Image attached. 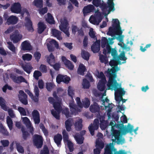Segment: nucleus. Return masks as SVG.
<instances>
[{
  "label": "nucleus",
  "mask_w": 154,
  "mask_h": 154,
  "mask_svg": "<svg viewBox=\"0 0 154 154\" xmlns=\"http://www.w3.org/2000/svg\"><path fill=\"white\" fill-rule=\"evenodd\" d=\"M113 43L114 42L112 38H109L107 39L105 37L102 38L101 45L103 48H104L103 53L106 54V53H110L113 57V59L111 60L109 63V65L112 68L110 69H108L105 73V74L109 76V78L110 76H111L112 78H114V75L115 74L117 75L116 72L119 70V69L117 66L118 64H121L125 63V61L122 62L120 61L121 60L119 58V56L117 57H116L117 55V51L114 49L111 48L109 45H112Z\"/></svg>",
  "instance_id": "obj_1"
},
{
  "label": "nucleus",
  "mask_w": 154,
  "mask_h": 154,
  "mask_svg": "<svg viewBox=\"0 0 154 154\" xmlns=\"http://www.w3.org/2000/svg\"><path fill=\"white\" fill-rule=\"evenodd\" d=\"M114 75V78H112L111 76L109 78L107 84L108 89L115 91V99L117 101L120 102L122 100V103H125L126 100L123 99L122 96L125 94V91L124 88L121 87L122 82H117L116 79L117 75L115 74Z\"/></svg>",
  "instance_id": "obj_2"
},
{
  "label": "nucleus",
  "mask_w": 154,
  "mask_h": 154,
  "mask_svg": "<svg viewBox=\"0 0 154 154\" xmlns=\"http://www.w3.org/2000/svg\"><path fill=\"white\" fill-rule=\"evenodd\" d=\"M112 26L109 27L107 35L113 37V40L116 38L120 42L123 41L124 35H122V31L121 30L119 22L117 19H113Z\"/></svg>",
  "instance_id": "obj_3"
},
{
  "label": "nucleus",
  "mask_w": 154,
  "mask_h": 154,
  "mask_svg": "<svg viewBox=\"0 0 154 154\" xmlns=\"http://www.w3.org/2000/svg\"><path fill=\"white\" fill-rule=\"evenodd\" d=\"M53 95L55 99L52 97H49L48 100L50 103L53 104L55 110V111L53 110L51 111L52 115L56 119H58L59 118V113L61 109V105L60 102L61 100L57 97L55 92L54 93Z\"/></svg>",
  "instance_id": "obj_4"
},
{
  "label": "nucleus",
  "mask_w": 154,
  "mask_h": 154,
  "mask_svg": "<svg viewBox=\"0 0 154 154\" xmlns=\"http://www.w3.org/2000/svg\"><path fill=\"white\" fill-rule=\"evenodd\" d=\"M109 125L111 126L112 134V140L113 142H116L118 144H122L125 143V139L120 135L119 131L115 129V122L114 121L111 122Z\"/></svg>",
  "instance_id": "obj_5"
},
{
  "label": "nucleus",
  "mask_w": 154,
  "mask_h": 154,
  "mask_svg": "<svg viewBox=\"0 0 154 154\" xmlns=\"http://www.w3.org/2000/svg\"><path fill=\"white\" fill-rule=\"evenodd\" d=\"M95 74L99 79H100L97 85V88L99 91H103L105 89V84L106 82L105 76L103 73L101 72L99 73L97 71Z\"/></svg>",
  "instance_id": "obj_6"
},
{
  "label": "nucleus",
  "mask_w": 154,
  "mask_h": 154,
  "mask_svg": "<svg viewBox=\"0 0 154 154\" xmlns=\"http://www.w3.org/2000/svg\"><path fill=\"white\" fill-rule=\"evenodd\" d=\"M127 154L124 150H120L117 151L116 149L114 147L113 143H110L106 146L104 154Z\"/></svg>",
  "instance_id": "obj_7"
},
{
  "label": "nucleus",
  "mask_w": 154,
  "mask_h": 154,
  "mask_svg": "<svg viewBox=\"0 0 154 154\" xmlns=\"http://www.w3.org/2000/svg\"><path fill=\"white\" fill-rule=\"evenodd\" d=\"M120 42L118 43V45L121 47V48L119 50V52L120 53L119 55V58L122 60L125 61L127 58L125 57V52L129 51L130 48L127 47L126 45L123 42Z\"/></svg>",
  "instance_id": "obj_8"
},
{
  "label": "nucleus",
  "mask_w": 154,
  "mask_h": 154,
  "mask_svg": "<svg viewBox=\"0 0 154 154\" xmlns=\"http://www.w3.org/2000/svg\"><path fill=\"white\" fill-rule=\"evenodd\" d=\"M60 21V24L59 26L60 29L68 37H69L70 35L69 32V27L66 19L63 17L61 18Z\"/></svg>",
  "instance_id": "obj_9"
},
{
  "label": "nucleus",
  "mask_w": 154,
  "mask_h": 154,
  "mask_svg": "<svg viewBox=\"0 0 154 154\" xmlns=\"http://www.w3.org/2000/svg\"><path fill=\"white\" fill-rule=\"evenodd\" d=\"M103 19L102 14L100 12L95 13L94 16H91L89 21L91 23L98 25L101 22Z\"/></svg>",
  "instance_id": "obj_10"
},
{
  "label": "nucleus",
  "mask_w": 154,
  "mask_h": 154,
  "mask_svg": "<svg viewBox=\"0 0 154 154\" xmlns=\"http://www.w3.org/2000/svg\"><path fill=\"white\" fill-rule=\"evenodd\" d=\"M68 91V95L69 96V99L71 100L67 101V102L68 103L71 110L74 111L75 109L74 108L75 106L73 104L74 100L73 97L74 93L72 88L71 86L69 87Z\"/></svg>",
  "instance_id": "obj_11"
},
{
  "label": "nucleus",
  "mask_w": 154,
  "mask_h": 154,
  "mask_svg": "<svg viewBox=\"0 0 154 154\" xmlns=\"http://www.w3.org/2000/svg\"><path fill=\"white\" fill-rule=\"evenodd\" d=\"M62 134L63 136V139L65 145H67L68 146L70 152H72L74 150L73 144L69 140L68 134L64 130L62 132Z\"/></svg>",
  "instance_id": "obj_12"
},
{
  "label": "nucleus",
  "mask_w": 154,
  "mask_h": 154,
  "mask_svg": "<svg viewBox=\"0 0 154 154\" xmlns=\"http://www.w3.org/2000/svg\"><path fill=\"white\" fill-rule=\"evenodd\" d=\"M106 96V94L105 91L103 94L102 98V104L104 105L105 107V109L109 112L113 108L114 106L113 104L112 103H109V100L106 98H103L104 96Z\"/></svg>",
  "instance_id": "obj_13"
},
{
  "label": "nucleus",
  "mask_w": 154,
  "mask_h": 154,
  "mask_svg": "<svg viewBox=\"0 0 154 154\" xmlns=\"http://www.w3.org/2000/svg\"><path fill=\"white\" fill-rule=\"evenodd\" d=\"M22 6L20 2H16L11 4L10 8L11 12L14 13L19 14L21 12Z\"/></svg>",
  "instance_id": "obj_14"
},
{
  "label": "nucleus",
  "mask_w": 154,
  "mask_h": 154,
  "mask_svg": "<svg viewBox=\"0 0 154 154\" xmlns=\"http://www.w3.org/2000/svg\"><path fill=\"white\" fill-rule=\"evenodd\" d=\"M92 3L96 7L99 6L100 7L103 11V14L106 16L108 14H107V11L106 10V8H108V7H107L106 5L103 3V1L101 2L99 0H93Z\"/></svg>",
  "instance_id": "obj_15"
},
{
  "label": "nucleus",
  "mask_w": 154,
  "mask_h": 154,
  "mask_svg": "<svg viewBox=\"0 0 154 154\" xmlns=\"http://www.w3.org/2000/svg\"><path fill=\"white\" fill-rule=\"evenodd\" d=\"M33 143L37 148L41 147L42 144V138L41 136L35 135L33 137Z\"/></svg>",
  "instance_id": "obj_16"
},
{
  "label": "nucleus",
  "mask_w": 154,
  "mask_h": 154,
  "mask_svg": "<svg viewBox=\"0 0 154 154\" xmlns=\"http://www.w3.org/2000/svg\"><path fill=\"white\" fill-rule=\"evenodd\" d=\"M71 79L70 77L67 75H59L56 78V82L58 84L61 82H63L66 84H68L70 81Z\"/></svg>",
  "instance_id": "obj_17"
},
{
  "label": "nucleus",
  "mask_w": 154,
  "mask_h": 154,
  "mask_svg": "<svg viewBox=\"0 0 154 154\" xmlns=\"http://www.w3.org/2000/svg\"><path fill=\"white\" fill-rule=\"evenodd\" d=\"M25 91L30 97L35 102H37L38 100V97L39 96V90L38 87L35 86L34 87V92L36 97L34 98L32 93L29 90H26Z\"/></svg>",
  "instance_id": "obj_18"
},
{
  "label": "nucleus",
  "mask_w": 154,
  "mask_h": 154,
  "mask_svg": "<svg viewBox=\"0 0 154 154\" xmlns=\"http://www.w3.org/2000/svg\"><path fill=\"white\" fill-rule=\"evenodd\" d=\"M22 38V35L20 34L18 30L15 31L14 34L10 36V39L14 43L18 42Z\"/></svg>",
  "instance_id": "obj_19"
},
{
  "label": "nucleus",
  "mask_w": 154,
  "mask_h": 154,
  "mask_svg": "<svg viewBox=\"0 0 154 154\" xmlns=\"http://www.w3.org/2000/svg\"><path fill=\"white\" fill-rule=\"evenodd\" d=\"M20 47L21 50L23 51H30L32 49L31 43L28 40H26L22 42Z\"/></svg>",
  "instance_id": "obj_20"
},
{
  "label": "nucleus",
  "mask_w": 154,
  "mask_h": 154,
  "mask_svg": "<svg viewBox=\"0 0 154 154\" xmlns=\"http://www.w3.org/2000/svg\"><path fill=\"white\" fill-rule=\"evenodd\" d=\"M18 97L20 100L23 104L25 105L27 104V96L23 91L22 90L19 91Z\"/></svg>",
  "instance_id": "obj_21"
},
{
  "label": "nucleus",
  "mask_w": 154,
  "mask_h": 154,
  "mask_svg": "<svg viewBox=\"0 0 154 154\" xmlns=\"http://www.w3.org/2000/svg\"><path fill=\"white\" fill-rule=\"evenodd\" d=\"M18 20V17L14 15H11L7 19L6 23L8 25H14L17 23Z\"/></svg>",
  "instance_id": "obj_22"
},
{
  "label": "nucleus",
  "mask_w": 154,
  "mask_h": 154,
  "mask_svg": "<svg viewBox=\"0 0 154 154\" xmlns=\"http://www.w3.org/2000/svg\"><path fill=\"white\" fill-rule=\"evenodd\" d=\"M98 127L99 120L97 119H95L93 125L91 124L88 127L89 130L92 135L94 134V131L97 130Z\"/></svg>",
  "instance_id": "obj_23"
},
{
  "label": "nucleus",
  "mask_w": 154,
  "mask_h": 154,
  "mask_svg": "<svg viewBox=\"0 0 154 154\" xmlns=\"http://www.w3.org/2000/svg\"><path fill=\"white\" fill-rule=\"evenodd\" d=\"M21 120L26 125L28 128H29L31 133L33 134V128L31 126V123L28 118L26 117H22Z\"/></svg>",
  "instance_id": "obj_24"
},
{
  "label": "nucleus",
  "mask_w": 154,
  "mask_h": 154,
  "mask_svg": "<svg viewBox=\"0 0 154 154\" xmlns=\"http://www.w3.org/2000/svg\"><path fill=\"white\" fill-rule=\"evenodd\" d=\"M96 148L94 149V154H99L100 153L101 149L104 147V143L103 142H99V140H96Z\"/></svg>",
  "instance_id": "obj_25"
},
{
  "label": "nucleus",
  "mask_w": 154,
  "mask_h": 154,
  "mask_svg": "<svg viewBox=\"0 0 154 154\" xmlns=\"http://www.w3.org/2000/svg\"><path fill=\"white\" fill-rule=\"evenodd\" d=\"M76 101L78 105V106L79 108H76V107L75 105V104H74V102L73 104L75 106L74 108H75V110L74 111H72L70 110L72 112V114L74 115H75L76 114V113L78 112H80L81 111V109H82L83 107L82 104L81 102L80 99L79 97H77L76 99Z\"/></svg>",
  "instance_id": "obj_26"
},
{
  "label": "nucleus",
  "mask_w": 154,
  "mask_h": 154,
  "mask_svg": "<svg viewBox=\"0 0 154 154\" xmlns=\"http://www.w3.org/2000/svg\"><path fill=\"white\" fill-rule=\"evenodd\" d=\"M32 115L35 123L38 124L40 122V114L36 110H34L32 112Z\"/></svg>",
  "instance_id": "obj_27"
},
{
  "label": "nucleus",
  "mask_w": 154,
  "mask_h": 154,
  "mask_svg": "<svg viewBox=\"0 0 154 154\" xmlns=\"http://www.w3.org/2000/svg\"><path fill=\"white\" fill-rule=\"evenodd\" d=\"M10 76L14 81L16 83H18L21 82L27 83L25 79L21 76L16 77L14 75L11 74Z\"/></svg>",
  "instance_id": "obj_28"
},
{
  "label": "nucleus",
  "mask_w": 154,
  "mask_h": 154,
  "mask_svg": "<svg viewBox=\"0 0 154 154\" xmlns=\"http://www.w3.org/2000/svg\"><path fill=\"white\" fill-rule=\"evenodd\" d=\"M24 26L29 31L32 32L33 31L32 23L30 19L28 18L25 19L24 22Z\"/></svg>",
  "instance_id": "obj_29"
},
{
  "label": "nucleus",
  "mask_w": 154,
  "mask_h": 154,
  "mask_svg": "<svg viewBox=\"0 0 154 154\" xmlns=\"http://www.w3.org/2000/svg\"><path fill=\"white\" fill-rule=\"evenodd\" d=\"M56 60V58L52 53L48 55L46 57L47 62L51 66L54 63Z\"/></svg>",
  "instance_id": "obj_30"
},
{
  "label": "nucleus",
  "mask_w": 154,
  "mask_h": 154,
  "mask_svg": "<svg viewBox=\"0 0 154 154\" xmlns=\"http://www.w3.org/2000/svg\"><path fill=\"white\" fill-rule=\"evenodd\" d=\"M113 0H108L107 4L108 6V8H106L107 11V14H109L111 11H113L115 10L114 4L113 2Z\"/></svg>",
  "instance_id": "obj_31"
},
{
  "label": "nucleus",
  "mask_w": 154,
  "mask_h": 154,
  "mask_svg": "<svg viewBox=\"0 0 154 154\" xmlns=\"http://www.w3.org/2000/svg\"><path fill=\"white\" fill-rule=\"evenodd\" d=\"M62 61L64 62L66 66L70 70L73 69L74 66L71 63L70 61L67 60L66 58L63 56L62 57Z\"/></svg>",
  "instance_id": "obj_32"
},
{
  "label": "nucleus",
  "mask_w": 154,
  "mask_h": 154,
  "mask_svg": "<svg viewBox=\"0 0 154 154\" xmlns=\"http://www.w3.org/2000/svg\"><path fill=\"white\" fill-rule=\"evenodd\" d=\"M100 41H97L91 46V50L93 52L96 53L99 51L100 48Z\"/></svg>",
  "instance_id": "obj_33"
},
{
  "label": "nucleus",
  "mask_w": 154,
  "mask_h": 154,
  "mask_svg": "<svg viewBox=\"0 0 154 154\" xmlns=\"http://www.w3.org/2000/svg\"><path fill=\"white\" fill-rule=\"evenodd\" d=\"M51 33L53 35L57 38L59 40L62 39V38L61 36V32L55 29H52Z\"/></svg>",
  "instance_id": "obj_34"
},
{
  "label": "nucleus",
  "mask_w": 154,
  "mask_h": 154,
  "mask_svg": "<svg viewBox=\"0 0 154 154\" xmlns=\"http://www.w3.org/2000/svg\"><path fill=\"white\" fill-rule=\"evenodd\" d=\"M7 44L8 45L7 47L8 49L12 52L13 54H16L17 51V48L15 47L11 42H8Z\"/></svg>",
  "instance_id": "obj_35"
},
{
  "label": "nucleus",
  "mask_w": 154,
  "mask_h": 154,
  "mask_svg": "<svg viewBox=\"0 0 154 154\" xmlns=\"http://www.w3.org/2000/svg\"><path fill=\"white\" fill-rule=\"evenodd\" d=\"M62 138V135L60 134H57L54 137V141L58 146H60L61 145V141Z\"/></svg>",
  "instance_id": "obj_36"
},
{
  "label": "nucleus",
  "mask_w": 154,
  "mask_h": 154,
  "mask_svg": "<svg viewBox=\"0 0 154 154\" xmlns=\"http://www.w3.org/2000/svg\"><path fill=\"white\" fill-rule=\"evenodd\" d=\"M38 32L39 33H42L46 28V26L43 22H39L38 24Z\"/></svg>",
  "instance_id": "obj_37"
},
{
  "label": "nucleus",
  "mask_w": 154,
  "mask_h": 154,
  "mask_svg": "<svg viewBox=\"0 0 154 154\" xmlns=\"http://www.w3.org/2000/svg\"><path fill=\"white\" fill-rule=\"evenodd\" d=\"M73 121L71 119H68L66 121L65 123V128L68 131H70L72 130L71 127L72 125Z\"/></svg>",
  "instance_id": "obj_38"
},
{
  "label": "nucleus",
  "mask_w": 154,
  "mask_h": 154,
  "mask_svg": "<svg viewBox=\"0 0 154 154\" xmlns=\"http://www.w3.org/2000/svg\"><path fill=\"white\" fill-rule=\"evenodd\" d=\"M86 71V69L84 65L83 64H80L79 66L78 69V73L81 75H83L84 72Z\"/></svg>",
  "instance_id": "obj_39"
},
{
  "label": "nucleus",
  "mask_w": 154,
  "mask_h": 154,
  "mask_svg": "<svg viewBox=\"0 0 154 154\" xmlns=\"http://www.w3.org/2000/svg\"><path fill=\"white\" fill-rule=\"evenodd\" d=\"M46 21L50 24H54V18L52 15L50 13L47 14V15L45 16Z\"/></svg>",
  "instance_id": "obj_40"
},
{
  "label": "nucleus",
  "mask_w": 154,
  "mask_h": 154,
  "mask_svg": "<svg viewBox=\"0 0 154 154\" xmlns=\"http://www.w3.org/2000/svg\"><path fill=\"white\" fill-rule=\"evenodd\" d=\"M94 7L91 5L85 7L83 10L84 13H87L92 12L94 10Z\"/></svg>",
  "instance_id": "obj_41"
},
{
  "label": "nucleus",
  "mask_w": 154,
  "mask_h": 154,
  "mask_svg": "<svg viewBox=\"0 0 154 154\" xmlns=\"http://www.w3.org/2000/svg\"><path fill=\"white\" fill-rule=\"evenodd\" d=\"M0 106L5 111H7L8 110V107L6 105V101L2 97H0Z\"/></svg>",
  "instance_id": "obj_42"
},
{
  "label": "nucleus",
  "mask_w": 154,
  "mask_h": 154,
  "mask_svg": "<svg viewBox=\"0 0 154 154\" xmlns=\"http://www.w3.org/2000/svg\"><path fill=\"white\" fill-rule=\"evenodd\" d=\"M72 33L74 34H75L76 32L78 31L79 35H83V31L81 29L79 30L78 28L75 26L73 25L72 26Z\"/></svg>",
  "instance_id": "obj_43"
},
{
  "label": "nucleus",
  "mask_w": 154,
  "mask_h": 154,
  "mask_svg": "<svg viewBox=\"0 0 154 154\" xmlns=\"http://www.w3.org/2000/svg\"><path fill=\"white\" fill-rule=\"evenodd\" d=\"M133 128L134 127L133 125L130 124H128L127 126H126L125 128V133H122V134L125 135L128 132H130V133H131L133 131Z\"/></svg>",
  "instance_id": "obj_44"
},
{
  "label": "nucleus",
  "mask_w": 154,
  "mask_h": 154,
  "mask_svg": "<svg viewBox=\"0 0 154 154\" xmlns=\"http://www.w3.org/2000/svg\"><path fill=\"white\" fill-rule=\"evenodd\" d=\"M100 127L102 130L105 129L107 126L108 123L106 121H105L102 118V120L100 119Z\"/></svg>",
  "instance_id": "obj_45"
},
{
  "label": "nucleus",
  "mask_w": 154,
  "mask_h": 154,
  "mask_svg": "<svg viewBox=\"0 0 154 154\" xmlns=\"http://www.w3.org/2000/svg\"><path fill=\"white\" fill-rule=\"evenodd\" d=\"M77 143L79 144H81L83 143L84 138L82 135H76L74 136Z\"/></svg>",
  "instance_id": "obj_46"
},
{
  "label": "nucleus",
  "mask_w": 154,
  "mask_h": 154,
  "mask_svg": "<svg viewBox=\"0 0 154 154\" xmlns=\"http://www.w3.org/2000/svg\"><path fill=\"white\" fill-rule=\"evenodd\" d=\"M82 119H79L76 122L75 124V127L77 130H79L82 128Z\"/></svg>",
  "instance_id": "obj_47"
},
{
  "label": "nucleus",
  "mask_w": 154,
  "mask_h": 154,
  "mask_svg": "<svg viewBox=\"0 0 154 154\" xmlns=\"http://www.w3.org/2000/svg\"><path fill=\"white\" fill-rule=\"evenodd\" d=\"M32 5L38 8H41L43 6V0H34Z\"/></svg>",
  "instance_id": "obj_48"
},
{
  "label": "nucleus",
  "mask_w": 154,
  "mask_h": 154,
  "mask_svg": "<svg viewBox=\"0 0 154 154\" xmlns=\"http://www.w3.org/2000/svg\"><path fill=\"white\" fill-rule=\"evenodd\" d=\"M6 122L9 129L11 130L13 128V122L9 116L7 117Z\"/></svg>",
  "instance_id": "obj_49"
},
{
  "label": "nucleus",
  "mask_w": 154,
  "mask_h": 154,
  "mask_svg": "<svg viewBox=\"0 0 154 154\" xmlns=\"http://www.w3.org/2000/svg\"><path fill=\"white\" fill-rule=\"evenodd\" d=\"M99 109V107L96 103H95L93 105H91L90 107V110L92 112H96L98 111Z\"/></svg>",
  "instance_id": "obj_50"
},
{
  "label": "nucleus",
  "mask_w": 154,
  "mask_h": 154,
  "mask_svg": "<svg viewBox=\"0 0 154 154\" xmlns=\"http://www.w3.org/2000/svg\"><path fill=\"white\" fill-rule=\"evenodd\" d=\"M47 42H49L51 45H54L57 48H59V45L55 40L48 38L47 39Z\"/></svg>",
  "instance_id": "obj_51"
},
{
  "label": "nucleus",
  "mask_w": 154,
  "mask_h": 154,
  "mask_svg": "<svg viewBox=\"0 0 154 154\" xmlns=\"http://www.w3.org/2000/svg\"><path fill=\"white\" fill-rule=\"evenodd\" d=\"M22 57L23 60L29 61L31 60L32 56V55L29 54H23L22 56Z\"/></svg>",
  "instance_id": "obj_52"
},
{
  "label": "nucleus",
  "mask_w": 154,
  "mask_h": 154,
  "mask_svg": "<svg viewBox=\"0 0 154 154\" xmlns=\"http://www.w3.org/2000/svg\"><path fill=\"white\" fill-rule=\"evenodd\" d=\"M81 55L84 59L86 60L89 59L90 56L89 53L87 52L84 50L82 51Z\"/></svg>",
  "instance_id": "obj_53"
},
{
  "label": "nucleus",
  "mask_w": 154,
  "mask_h": 154,
  "mask_svg": "<svg viewBox=\"0 0 154 154\" xmlns=\"http://www.w3.org/2000/svg\"><path fill=\"white\" fill-rule=\"evenodd\" d=\"M23 68L25 71L29 74L31 72L32 67L30 65L27 64L23 66Z\"/></svg>",
  "instance_id": "obj_54"
},
{
  "label": "nucleus",
  "mask_w": 154,
  "mask_h": 154,
  "mask_svg": "<svg viewBox=\"0 0 154 154\" xmlns=\"http://www.w3.org/2000/svg\"><path fill=\"white\" fill-rule=\"evenodd\" d=\"M21 15L23 17H25V19L26 18H29V14L28 11L26 9H24L23 10V11L21 13H20Z\"/></svg>",
  "instance_id": "obj_55"
},
{
  "label": "nucleus",
  "mask_w": 154,
  "mask_h": 154,
  "mask_svg": "<svg viewBox=\"0 0 154 154\" xmlns=\"http://www.w3.org/2000/svg\"><path fill=\"white\" fill-rule=\"evenodd\" d=\"M83 103V106L85 108H88L90 105V101L87 98H85L82 101Z\"/></svg>",
  "instance_id": "obj_56"
},
{
  "label": "nucleus",
  "mask_w": 154,
  "mask_h": 154,
  "mask_svg": "<svg viewBox=\"0 0 154 154\" xmlns=\"http://www.w3.org/2000/svg\"><path fill=\"white\" fill-rule=\"evenodd\" d=\"M17 109L21 115L26 116L27 115L26 111L23 108L19 107H18Z\"/></svg>",
  "instance_id": "obj_57"
},
{
  "label": "nucleus",
  "mask_w": 154,
  "mask_h": 154,
  "mask_svg": "<svg viewBox=\"0 0 154 154\" xmlns=\"http://www.w3.org/2000/svg\"><path fill=\"white\" fill-rule=\"evenodd\" d=\"M42 73L38 70H35L33 73V77L36 79H38L39 77L41 76Z\"/></svg>",
  "instance_id": "obj_58"
},
{
  "label": "nucleus",
  "mask_w": 154,
  "mask_h": 154,
  "mask_svg": "<svg viewBox=\"0 0 154 154\" xmlns=\"http://www.w3.org/2000/svg\"><path fill=\"white\" fill-rule=\"evenodd\" d=\"M55 85L53 83H46V88L48 91H51L54 88Z\"/></svg>",
  "instance_id": "obj_59"
},
{
  "label": "nucleus",
  "mask_w": 154,
  "mask_h": 154,
  "mask_svg": "<svg viewBox=\"0 0 154 154\" xmlns=\"http://www.w3.org/2000/svg\"><path fill=\"white\" fill-rule=\"evenodd\" d=\"M82 85L84 88H88L90 86V84L86 79H84L83 80Z\"/></svg>",
  "instance_id": "obj_60"
},
{
  "label": "nucleus",
  "mask_w": 154,
  "mask_h": 154,
  "mask_svg": "<svg viewBox=\"0 0 154 154\" xmlns=\"http://www.w3.org/2000/svg\"><path fill=\"white\" fill-rule=\"evenodd\" d=\"M62 113L63 114H64L66 116L67 118L71 116L72 114L69 113L68 109L66 108L63 109Z\"/></svg>",
  "instance_id": "obj_61"
},
{
  "label": "nucleus",
  "mask_w": 154,
  "mask_h": 154,
  "mask_svg": "<svg viewBox=\"0 0 154 154\" xmlns=\"http://www.w3.org/2000/svg\"><path fill=\"white\" fill-rule=\"evenodd\" d=\"M100 59L101 62L105 64H106L108 63V59L107 57L103 55L100 56Z\"/></svg>",
  "instance_id": "obj_62"
},
{
  "label": "nucleus",
  "mask_w": 154,
  "mask_h": 154,
  "mask_svg": "<svg viewBox=\"0 0 154 154\" xmlns=\"http://www.w3.org/2000/svg\"><path fill=\"white\" fill-rule=\"evenodd\" d=\"M17 149V151L19 152L22 153L24 152V149L23 147L21 146L18 143H16Z\"/></svg>",
  "instance_id": "obj_63"
},
{
  "label": "nucleus",
  "mask_w": 154,
  "mask_h": 154,
  "mask_svg": "<svg viewBox=\"0 0 154 154\" xmlns=\"http://www.w3.org/2000/svg\"><path fill=\"white\" fill-rule=\"evenodd\" d=\"M8 111L9 115L12 118H14L16 117V115L14 112V111L11 109H9L8 108Z\"/></svg>",
  "instance_id": "obj_64"
}]
</instances>
